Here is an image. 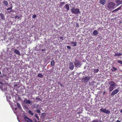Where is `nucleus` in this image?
I'll return each instance as SVG.
<instances>
[{"label": "nucleus", "mask_w": 122, "mask_h": 122, "mask_svg": "<svg viewBox=\"0 0 122 122\" xmlns=\"http://www.w3.org/2000/svg\"><path fill=\"white\" fill-rule=\"evenodd\" d=\"M76 27H79V24L78 23H77L76 24Z\"/></svg>", "instance_id": "41"}, {"label": "nucleus", "mask_w": 122, "mask_h": 122, "mask_svg": "<svg viewBox=\"0 0 122 122\" xmlns=\"http://www.w3.org/2000/svg\"><path fill=\"white\" fill-rule=\"evenodd\" d=\"M15 110H16L17 109L16 108H15Z\"/></svg>", "instance_id": "49"}, {"label": "nucleus", "mask_w": 122, "mask_h": 122, "mask_svg": "<svg viewBox=\"0 0 122 122\" xmlns=\"http://www.w3.org/2000/svg\"><path fill=\"white\" fill-rule=\"evenodd\" d=\"M3 4H4L5 5L7 6L8 5V2L6 0H5L3 2Z\"/></svg>", "instance_id": "20"}, {"label": "nucleus", "mask_w": 122, "mask_h": 122, "mask_svg": "<svg viewBox=\"0 0 122 122\" xmlns=\"http://www.w3.org/2000/svg\"><path fill=\"white\" fill-rule=\"evenodd\" d=\"M116 3L118 4L117 6L122 4V0L120 1V0H116Z\"/></svg>", "instance_id": "12"}, {"label": "nucleus", "mask_w": 122, "mask_h": 122, "mask_svg": "<svg viewBox=\"0 0 122 122\" xmlns=\"http://www.w3.org/2000/svg\"><path fill=\"white\" fill-rule=\"evenodd\" d=\"M64 7L67 10H69V6L68 4H66V5Z\"/></svg>", "instance_id": "16"}, {"label": "nucleus", "mask_w": 122, "mask_h": 122, "mask_svg": "<svg viewBox=\"0 0 122 122\" xmlns=\"http://www.w3.org/2000/svg\"><path fill=\"white\" fill-rule=\"evenodd\" d=\"M65 4V2H61L60 4V6H63Z\"/></svg>", "instance_id": "24"}, {"label": "nucleus", "mask_w": 122, "mask_h": 122, "mask_svg": "<svg viewBox=\"0 0 122 122\" xmlns=\"http://www.w3.org/2000/svg\"><path fill=\"white\" fill-rule=\"evenodd\" d=\"M95 83V82L93 81H92V82H89V84L90 85H93Z\"/></svg>", "instance_id": "33"}, {"label": "nucleus", "mask_w": 122, "mask_h": 122, "mask_svg": "<svg viewBox=\"0 0 122 122\" xmlns=\"http://www.w3.org/2000/svg\"><path fill=\"white\" fill-rule=\"evenodd\" d=\"M36 111L38 113H40V110H38V109Z\"/></svg>", "instance_id": "39"}, {"label": "nucleus", "mask_w": 122, "mask_h": 122, "mask_svg": "<svg viewBox=\"0 0 122 122\" xmlns=\"http://www.w3.org/2000/svg\"><path fill=\"white\" fill-rule=\"evenodd\" d=\"M118 63H120L122 65V61L121 60H118L117 61Z\"/></svg>", "instance_id": "35"}, {"label": "nucleus", "mask_w": 122, "mask_h": 122, "mask_svg": "<svg viewBox=\"0 0 122 122\" xmlns=\"http://www.w3.org/2000/svg\"><path fill=\"white\" fill-rule=\"evenodd\" d=\"M71 12L75 14H77L80 13L79 9H76L75 7H73L71 9Z\"/></svg>", "instance_id": "2"}, {"label": "nucleus", "mask_w": 122, "mask_h": 122, "mask_svg": "<svg viewBox=\"0 0 122 122\" xmlns=\"http://www.w3.org/2000/svg\"><path fill=\"white\" fill-rule=\"evenodd\" d=\"M119 92V90L118 89H115L111 93L110 95L112 96H113L115 94H116Z\"/></svg>", "instance_id": "7"}, {"label": "nucleus", "mask_w": 122, "mask_h": 122, "mask_svg": "<svg viewBox=\"0 0 122 122\" xmlns=\"http://www.w3.org/2000/svg\"><path fill=\"white\" fill-rule=\"evenodd\" d=\"M45 115V113H42L41 114V117L42 119H43Z\"/></svg>", "instance_id": "17"}, {"label": "nucleus", "mask_w": 122, "mask_h": 122, "mask_svg": "<svg viewBox=\"0 0 122 122\" xmlns=\"http://www.w3.org/2000/svg\"><path fill=\"white\" fill-rule=\"evenodd\" d=\"M121 6H119V7H118V8L115 9L114 10L112 11V12H116L118 11V10H120L121 9Z\"/></svg>", "instance_id": "14"}, {"label": "nucleus", "mask_w": 122, "mask_h": 122, "mask_svg": "<svg viewBox=\"0 0 122 122\" xmlns=\"http://www.w3.org/2000/svg\"><path fill=\"white\" fill-rule=\"evenodd\" d=\"M60 86L61 87H62L63 86V85L62 84H61V83H60Z\"/></svg>", "instance_id": "43"}, {"label": "nucleus", "mask_w": 122, "mask_h": 122, "mask_svg": "<svg viewBox=\"0 0 122 122\" xmlns=\"http://www.w3.org/2000/svg\"><path fill=\"white\" fill-rule=\"evenodd\" d=\"M24 120L26 121L27 122H33L31 119L28 118L26 116H24Z\"/></svg>", "instance_id": "8"}, {"label": "nucleus", "mask_w": 122, "mask_h": 122, "mask_svg": "<svg viewBox=\"0 0 122 122\" xmlns=\"http://www.w3.org/2000/svg\"><path fill=\"white\" fill-rule=\"evenodd\" d=\"M71 43L72 44H73V46H76L77 44V42H74V41H72L71 42Z\"/></svg>", "instance_id": "19"}, {"label": "nucleus", "mask_w": 122, "mask_h": 122, "mask_svg": "<svg viewBox=\"0 0 122 122\" xmlns=\"http://www.w3.org/2000/svg\"><path fill=\"white\" fill-rule=\"evenodd\" d=\"M120 112L121 113H122V109L120 111Z\"/></svg>", "instance_id": "45"}, {"label": "nucleus", "mask_w": 122, "mask_h": 122, "mask_svg": "<svg viewBox=\"0 0 122 122\" xmlns=\"http://www.w3.org/2000/svg\"><path fill=\"white\" fill-rule=\"evenodd\" d=\"M55 62L53 60L51 61V65L52 66H53L54 65Z\"/></svg>", "instance_id": "25"}, {"label": "nucleus", "mask_w": 122, "mask_h": 122, "mask_svg": "<svg viewBox=\"0 0 122 122\" xmlns=\"http://www.w3.org/2000/svg\"><path fill=\"white\" fill-rule=\"evenodd\" d=\"M17 106L20 108H21V107L20 106V104L18 103H17Z\"/></svg>", "instance_id": "34"}, {"label": "nucleus", "mask_w": 122, "mask_h": 122, "mask_svg": "<svg viewBox=\"0 0 122 122\" xmlns=\"http://www.w3.org/2000/svg\"><path fill=\"white\" fill-rule=\"evenodd\" d=\"M41 51H46V50L45 49H42Z\"/></svg>", "instance_id": "42"}, {"label": "nucleus", "mask_w": 122, "mask_h": 122, "mask_svg": "<svg viewBox=\"0 0 122 122\" xmlns=\"http://www.w3.org/2000/svg\"><path fill=\"white\" fill-rule=\"evenodd\" d=\"M35 116L38 120H39V117L37 114H35Z\"/></svg>", "instance_id": "32"}, {"label": "nucleus", "mask_w": 122, "mask_h": 122, "mask_svg": "<svg viewBox=\"0 0 122 122\" xmlns=\"http://www.w3.org/2000/svg\"><path fill=\"white\" fill-rule=\"evenodd\" d=\"M93 34L95 35H96L98 34V33L97 31L96 30H94L93 32Z\"/></svg>", "instance_id": "22"}, {"label": "nucleus", "mask_w": 122, "mask_h": 122, "mask_svg": "<svg viewBox=\"0 0 122 122\" xmlns=\"http://www.w3.org/2000/svg\"><path fill=\"white\" fill-rule=\"evenodd\" d=\"M67 49H69V50H70L71 49V47L69 46H67Z\"/></svg>", "instance_id": "37"}, {"label": "nucleus", "mask_w": 122, "mask_h": 122, "mask_svg": "<svg viewBox=\"0 0 122 122\" xmlns=\"http://www.w3.org/2000/svg\"><path fill=\"white\" fill-rule=\"evenodd\" d=\"M91 122H102L101 120L99 121L98 119L94 120L92 121Z\"/></svg>", "instance_id": "18"}, {"label": "nucleus", "mask_w": 122, "mask_h": 122, "mask_svg": "<svg viewBox=\"0 0 122 122\" xmlns=\"http://www.w3.org/2000/svg\"><path fill=\"white\" fill-rule=\"evenodd\" d=\"M1 83H0V84H1Z\"/></svg>", "instance_id": "52"}, {"label": "nucleus", "mask_w": 122, "mask_h": 122, "mask_svg": "<svg viewBox=\"0 0 122 122\" xmlns=\"http://www.w3.org/2000/svg\"><path fill=\"white\" fill-rule=\"evenodd\" d=\"M74 64L75 66L77 67H80L81 65V62L79 60H76Z\"/></svg>", "instance_id": "5"}, {"label": "nucleus", "mask_w": 122, "mask_h": 122, "mask_svg": "<svg viewBox=\"0 0 122 122\" xmlns=\"http://www.w3.org/2000/svg\"><path fill=\"white\" fill-rule=\"evenodd\" d=\"M60 39H61L62 40H64V38L63 37L61 36L60 37Z\"/></svg>", "instance_id": "40"}, {"label": "nucleus", "mask_w": 122, "mask_h": 122, "mask_svg": "<svg viewBox=\"0 0 122 122\" xmlns=\"http://www.w3.org/2000/svg\"><path fill=\"white\" fill-rule=\"evenodd\" d=\"M12 5H11V7H9V8H8L7 9V10H11V9H12Z\"/></svg>", "instance_id": "31"}, {"label": "nucleus", "mask_w": 122, "mask_h": 122, "mask_svg": "<svg viewBox=\"0 0 122 122\" xmlns=\"http://www.w3.org/2000/svg\"><path fill=\"white\" fill-rule=\"evenodd\" d=\"M28 112L31 115H34L33 113L32 112L31 110L29 111Z\"/></svg>", "instance_id": "27"}, {"label": "nucleus", "mask_w": 122, "mask_h": 122, "mask_svg": "<svg viewBox=\"0 0 122 122\" xmlns=\"http://www.w3.org/2000/svg\"><path fill=\"white\" fill-rule=\"evenodd\" d=\"M43 76L42 75V73H39L38 75V76L39 77L41 78L43 77Z\"/></svg>", "instance_id": "26"}, {"label": "nucleus", "mask_w": 122, "mask_h": 122, "mask_svg": "<svg viewBox=\"0 0 122 122\" xmlns=\"http://www.w3.org/2000/svg\"><path fill=\"white\" fill-rule=\"evenodd\" d=\"M1 74V72L0 71V75Z\"/></svg>", "instance_id": "47"}, {"label": "nucleus", "mask_w": 122, "mask_h": 122, "mask_svg": "<svg viewBox=\"0 0 122 122\" xmlns=\"http://www.w3.org/2000/svg\"><path fill=\"white\" fill-rule=\"evenodd\" d=\"M100 111L106 114H109L110 113V111L109 110H107L106 108L103 109L102 108L100 109Z\"/></svg>", "instance_id": "6"}, {"label": "nucleus", "mask_w": 122, "mask_h": 122, "mask_svg": "<svg viewBox=\"0 0 122 122\" xmlns=\"http://www.w3.org/2000/svg\"><path fill=\"white\" fill-rule=\"evenodd\" d=\"M111 70L115 72L117 70V68L114 67H113L111 69Z\"/></svg>", "instance_id": "21"}, {"label": "nucleus", "mask_w": 122, "mask_h": 122, "mask_svg": "<svg viewBox=\"0 0 122 122\" xmlns=\"http://www.w3.org/2000/svg\"><path fill=\"white\" fill-rule=\"evenodd\" d=\"M12 11V10H10V11Z\"/></svg>", "instance_id": "51"}, {"label": "nucleus", "mask_w": 122, "mask_h": 122, "mask_svg": "<svg viewBox=\"0 0 122 122\" xmlns=\"http://www.w3.org/2000/svg\"><path fill=\"white\" fill-rule=\"evenodd\" d=\"M105 92H104V93H103V94H105Z\"/></svg>", "instance_id": "48"}, {"label": "nucleus", "mask_w": 122, "mask_h": 122, "mask_svg": "<svg viewBox=\"0 0 122 122\" xmlns=\"http://www.w3.org/2000/svg\"><path fill=\"white\" fill-rule=\"evenodd\" d=\"M14 52L16 54L18 55H20L21 54L20 51L16 49H15L14 51Z\"/></svg>", "instance_id": "10"}, {"label": "nucleus", "mask_w": 122, "mask_h": 122, "mask_svg": "<svg viewBox=\"0 0 122 122\" xmlns=\"http://www.w3.org/2000/svg\"><path fill=\"white\" fill-rule=\"evenodd\" d=\"M36 101H42V100L39 98L37 97L36 98Z\"/></svg>", "instance_id": "30"}, {"label": "nucleus", "mask_w": 122, "mask_h": 122, "mask_svg": "<svg viewBox=\"0 0 122 122\" xmlns=\"http://www.w3.org/2000/svg\"><path fill=\"white\" fill-rule=\"evenodd\" d=\"M36 17V15H33L32 17L33 18H35Z\"/></svg>", "instance_id": "38"}, {"label": "nucleus", "mask_w": 122, "mask_h": 122, "mask_svg": "<svg viewBox=\"0 0 122 122\" xmlns=\"http://www.w3.org/2000/svg\"><path fill=\"white\" fill-rule=\"evenodd\" d=\"M108 83L109 85L108 89L109 92H111L113 90L117 84L114 81H112L109 82Z\"/></svg>", "instance_id": "1"}, {"label": "nucleus", "mask_w": 122, "mask_h": 122, "mask_svg": "<svg viewBox=\"0 0 122 122\" xmlns=\"http://www.w3.org/2000/svg\"><path fill=\"white\" fill-rule=\"evenodd\" d=\"M28 103H29L30 104H32V102L30 100H28Z\"/></svg>", "instance_id": "36"}, {"label": "nucleus", "mask_w": 122, "mask_h": 122, "mask_svg": "<svg viewBox=\"0 0 122 122\" xmlns=\"http://www.w3.org/2000/svg\"><path fill=\"white\" fill-rule=\"evenodd\" d=\"M94 72L95 73H96L98 72L99 71V69H95L94 70Z\"/></svg>", "instance_id": "28"}, {"label": "nucleus", "mask_w": 122, "mask_h": 122, "mask_svg": "<svg viewBox=\"0 0 122 122\" xmlns=\"http://www.w3.org/2000/svg\"><path fill=\"white\" fill-rule=\"evenodd\" d=\"M122 56V53H121L118 52L117 53H116L114 56L115 57L117 56L119 57Z\"/></svg>", "instance_id": "11"}, {"label": "nucleus", "mask_w": 122, "mask_h": 122, "mask_svg": "<svg viewBox=\"0 0 122 122\" xmlns=\"http://www.w3.org/2000/svg\"><path fill=\"white\" fill-rule=\"evenodd\" d=\"M20 20H21V18H20Z\"/></svg>", "instance_id": "50"}, {"label": "nucleus", "mask_w": 122, "mask_h": 122, "mask_svg": "<svg viewBox=\"0 0 122 122\" xmlns=\"http://www.w3.org/2000/svg\"><path fill=\"white\" fill-rule=\"evenodd\" d=\"M28 100H27L26 98H25L24 99V102L25 103L27 104H28Z\"/></svg>", "instance_id": "23"}, {"label": "nucleus", "mask_w": 122, "mask_h": 122, "mask_svg": "<svg viewBox=\"0 0 122 122\" xmlns=\"http://www.w3.org/2000/svg\"><path fill=\"white\" fill-rule=\"evenodd\" d=\"M116 122H121V121L118 120Z\"/></svg>", "instance_id": "44"}, {"label": "nucleus", "mask_w": 122, "mask_h": 122, "mask_svg": "<svg viewBox=\"0 0 122 122\" xmlns=\"http://www.w3.org/2000/svg\"><path fill=\"white\" fill-rule=\"evenodd\" d=\"M0 16L2 20H4L5 19V16L2 13H0Z\"/></svg>", "instance_id": "15"}, {"label": "nucleus", "mask_w": 122, "mask_h": 122, "mask_svg": "<svg viewBox=\"0 0 122 122\" xmlns=\"http://www.w3.org/2000/svg\"><path fill=\"white\" fill-rule=\"evenodd\" d=\"M22 15H20L19 16H15V18H17L18 19V20H19V18H20L21 17H22Z\"/></svg>", "instance_id": "29"}, {"label": "nucleus", "mask_w": 122, "mask_h": 122, "mask_svg": "<svg viewBox=\"0 0 122 122\" xmlns=\"http://www.w3.org/2000/svg\"><path fill=\"white\" fill-rule=\"evenodd\" d=\"M90 77L87 76L83 78L81 80V81L82 82L87 83L90 80Z\"/></svg>", "instance_id": "4"}, {"label": "nucleus", "mask_w": 122, "mask_h": 122, "mask_svg": "<svg viewBox=\"0 0 122 122\" xmlns=\"http://www.w3.org/2000/svg\"><path fill=\"white\" fill-rule=\"evenodd\" d=\"M35 122H40V121H35Z\"/></svg>", "instance_id": "46"}, {"label": "nucleus", "mask_w": 122, "mask_h": 122, "mask_svg": "<svg viewBox=\"0 0 122 122\" xmlns=\"http://www.w3.org/2000/svg\"><path fill=\"white\" fill-rule=\"evenodd\" d=\"M100 2L102 5H104L106 3L105 0H100Z\"/></svg>", "instance_id": "13"}, {"label": "nucleus", "mask_w": 122, "mask_h": 122, "mask_svg": "<svg viewBox=\"0 0 122 122\" xmlns=\"http://www.w3.org/2000/svg\"><path fill=\"white\" fill-rule=\"evenodd\" d=\"M69 68L71 70L73 69L74 68V65L71 62H70V63Z\"/></svg>", "instance_id": "9"}, {"label": "nucleus", "mask_w": 122, "mask_h": 122, "mask_svg": "<svg viewBox=\"0 0 122 122\" xmlns=\"http://www.w3.org/2000/svg\"><path fill=\"white\" fill-rule=\"evenodd\" d=\"M115 5V4L112 2L109 3L107 4V6L109 9L112 8L114 9Z\"/></svg>", "instance_id": "3"}]
</instances>
